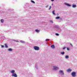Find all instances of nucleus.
<instances>
[{"label": "nucleus", "instance_id": "f257e3e1", "mask_svg": "<svg viewBox=\"0 0 77 77\" xmlns=\"http://www.w3.org/2000/svg\"><path fill=\"white\" fill-rule=\"evenodd\" d=\"M34 48L35 50H39V48L37 46L34 47Z\"/></svg>", "mask_w": 77, "mask_h": 77}, {"label": "nucleus", "instance_id": "f03ea898", "mask_svg": "<svg viewBox=\"0 0 77 77\" xmlns=\"http://www.w3.org/2000/svg\"><path fill=\"white\" fill-rule=\"evenodd\" d=\"M71 74L72 77H75L76 76V73L75 72H73Z\"/></svg>", "mask_w": 77, "mask_h": 77}, {"label": "nucleus", "instance_id": "7ed1b4c3", "mask_svg": "<svg viewBox=\"0 0 77 77\" xmlns=\"http://www.w3.org/2000/svg\"><path fill=\"white\" fill-rule=\"evenodd\" d=\"M53 69L54 70H57V69H59V67L56 66H53Z\"/></svg>", "mask_w": 77, "mask_h": 77}, {"label": "nucleus", "instance_id": "20e7f679", "mask_svg": "<svg viewBox=\"0 0 77 77\" xmlns=\"http://www.w3.org/2000/svg\"><path fill=\"white\" fill-rule=\"evenodd\" d=\"M12 76L13 77H17V75L15 73H13Z\"/></svg>", "mask_w": 77, "mask_h": 77}, {"label": "nucleus", "instance_id": "39448f33", "mask_svg": "<svg viewBox=\"0 0 77 77\" xmlns=\"http://www.w3.org/2000/svg\"><path fill=\"white\" fill-rule=\"evenodd\" d=\"M71 71H72V69H68L67 70V72H71Z\"/></svg>", "mask_w": 77, "mask_h": 77}, {"label": "nucleus", "instance_id": "423d86ee", "mask_svg": "<svg viewBox=\"0 0 77 77\" xmlns=\"http://www.w3.org/2000/svg\"><path fill=\"white\" fill-rule=\"evenodd\" d=\"M59 72H60V73H61V74H62L63 75L64 74V73H63V71L62 70H60Z\"/></svg>", "mask_w": 77, "mask_h": 77}, {"label": "nucleus", "instance_id": "0eeeda50", "mask_svg": "<svg viewBox=\"0 0 77 77\" xmlns=\"http://www.w3.org/2000/svg\"><path fill=\"white\" fill-rule=\"evenodd\" d=\"M65 5H66V6H69V7L71 6V5H69V4H67L66 3H65Z\"/></svg>", "mask_w": 77, "mask_h": 77}, {"label": "nucleus", "instance_id": "6e6552de", "mask_svg": "<svg viewBox=\"0 0 77 77\" xmlns=\"http://www.w3.org/2000/svg\"><path fill=\"white\" fill-rule=\"evenodd\" d=\"M51 47L52 48H54L55 47H54V45H52L51 46Z\"/></svg>", "mask_w": 77, "mask_h": 77}, {"label": "nucleus", "instance_id": "1a4fd4ad", "mask_svg": "<svg viewBox=\"0 0 77 77\" xmlns=\"http://www.w3.org/2000/svg\"><path fill=\"white\" fill-rule=\"evenodd\" d=\"M40 31H39V30H38V29L35 30V32H37L38 33H39Z\"/></svg>", "mask_w": 77, "mask_h": 77}, {"label": "nucleus", "instance_id": "9d476101", "mask_svg": "<svg viewBox=\"0 0 77 77\" xmlns=\"http://www.w3.org/2000/svg\"><path fill=\"white\" fill-rule=\"evenodd\" d=\"M65 57L66 59H68L69 58V56L68 55H66L65 56Z\"/></svg>", "mask_w": 77, "mask_h": 77}, {"label": "nucleus", "instance_id": "9b49d317", "mask_svg": "<svg viewBox=\"0 0 77 77\" xmlns=\"http://www.w3.org/2000/svg\"><path fill=\"white\" fill-rule=\"evenodd\" d=\"M72 7L73 8H76V5H72Z\"/></svg>", "mask_w": 77, "mask_h": 77}, {"label": "nucleus", "instance_id": "f8f14e48", "mask_svg": "<svg viewBox=\"0 0 77 77\" xmlns=\"http://www.w3.org/2000/svg\"><path fill=\"white\" fill-rule=\"evenodd\" d=\"M8 51H12V49L11 48H9L8 49Z\"/></svg>", "mask_w": 77, "mask_h": 77}, {"label": "nucleus", "instance_id": "ddd939ff", "mask_svg": "<svg viewBox=\"0 0 77 77\" xmlns=\"http://www.w3.org/2000/svg\"><path fill=\"white\" fill-rule=\"evenodd\" d=\"M14 72H15V70H12V71L11 72V73H12V74H14Z\"/></svg>", "mask_w": 77, "mask_h": 77}, {"label": "nucleus", "instance_id": "4468645a", "mask_svg": "<svg viewBox=\"0 0 77 77\" xmlns=\"http://www.w3.org/2000/svg\"><path fill=\"white\" fill-rule=\"evenodd\" d=\"M1 23H3L4 22V20H3V19H1Z\"/></svg>", "mask_w": 77, "mask_h": 77}, {"label": "nucleus", "instance_id": "2eb2a0df", "mask_svg": "<svg viewBox=\"0 0 77 77\" xmlns=\"http://www.w3.org/2000/svg\"><path fill=\"white\" fill-rule=\"evenodd\" d=\"M52 14H53V15H56V14H55V13H54V11H52Z\"/></svg>", "mask_w": 77, "mask_h": 77}, {"label": "nucleus", "instance_id": "dca6fc26", "mask_svg": "<svg viewBox=\"0 0 77 77\" xmlns=\"http://www.w3.org/2000/svg\"><path fill=\"white\" fill-rule=\"evenodd\" d=\"M61 54H65V52H61L60 53Z\"/></svg>", "mask_w": 77, "mask_h": 77}, {"label": "nucleus", "instance_id": "f3484780", "mask_svg": "<svg viewBox=\"0 0 77 77\" xmlns=\"http://www.w3.org/2000/svg\"><path fill=\"white\" fill-rule=\"evenodd\" d=\"M5 47L6 48H8V45H6V44H5Z\"/></svg>", "mask_w": 77, "mask_h": 77}, {"label": "nucleus", "instance_id": "a211bd4d", "mask_svg": "<svg viewBox=\"0 0 77 77\" xmlns=\"http://www.w3.org/2000/svg\"><path fill=\"white\" fill-rule=\"evenodd\" d=\"M31 2H32V3H35V2L31 0Z\"/></svg>", "mask_w": 77, "mask_h": 77}, {"label": "nucleus", "instance_id": "6ab92c4d", "mask_svg": "<svg viewBox=\"0 0 77 77\" xmlns=\"http://www.w3.org/2000/svg\"><path fill=\"white\" fill-rule=\"evenodd\" d=\"M59 18H60V17H56V19H59Z\"/></svg>", "mask_w": 77, "mask_h": 77}, {"label": "nucleus", "instance_id": "aec40b11", "mask_svg": "<svg viewBox=\"0 0 77 77\" xmlns=\"http://www.w3.org/2000/svg\"><path fill=\"white\" fill-rule=\"evenodd\" d=\"M56 35V36H59V34H57V33H56L55 34Z\"/></svg>", "mask_w": 77, "mask_h": 77}, {"label": "nucleus", "instance_id": "412c9836", "mask_svg": "<svg viewBox=\"0 0 77 77\" xmlns=\"http://www.w3.org/2000/svg\"><path fill=\"white\" fill-rule=\"evenodd\" d=\"M51 6H50V8L49 9V10H50V9H51Z\"/></svg>", "mask_w": 77, "mask_h": 77}, {"label": "nucleus", "instance_id": "4be33fe9", "mask_svg": "<svg viewBox=\"0 0 77 77\" xmlns=\"http://www.w3.org/2000/svg\"><path fill=\"white\" fill-rule=\"evenodd\" d=\"M21 42V43H24V41H20Z\"/></svg>", "mask_w": 77, "mask_h": 77}, {"label": "nucleus", "instance_id": "5701e85b", "mask_svg": "<svg viewBox=\"0 0 77 77\" xmlns=\"http://www.w3.org/2000/svg\"><path fill=\"white\" fill-rule=\"evenodd\" d=\"M1 47H2V48H3L4 47V45H1Z\"/></svg>", "mask_w": 77, "mask_h": 77}, {"label": "nucleus", "instance_id": "b1692460", "mask_svg": "<svg viewBox=\"0 0 77 77\" xmlns=\"http://www.w3.org/2000/svg\"><path fill=\"white\" fill-rule=\"evenodd\" d=\"M70 45L72 47L73 46H72V44L70 43Z\"/></svg>", "mask_w": 77, "mask_h": 77}, {"label": "nucleus", "instance_id": "393cba45", "mask_svg": "<svg viewBox=\"0 0 77 77\" xmlns=\"http://www.w3.org/2000/svg\"><path fill=\"white\" fill-rule=\"evenodd\" d=\"M49 39H46V41H49Z\"/></svg>", "mask_w": 77, "mask_h": 77}, {"label": "nucleus", "instance_id": "a878e982", "mask_svg": "<svg viewBox=\"0 0 77 77\" xmlns=\"http://www.w3.org/2000/svg\"><path fill=\"white\" fill-rule=\"evenodd\" d=\"M48 5H47L46 6V8H48Z\"/></svg>", "mask_w": 77, "mask_h": 77}, {"label": "nucleus", "instance_id": "bb28decb", "mask_svg": "<svg viewBox=\"0 0 77 77\" xmlns=\"http://www.w3.org/2000/svg\"><path fill=\"white\" fill-rule=\"evenodd\" d=\"M67 50H69V48H67Z\"/></svg>", "mask_w": 77, "mask_h": 77}, {"label": "nucleus", "instance_id": "cd10ccee", "mask_svg": "<svg viewBox=\"0 0 77 77\" xmlns=\"http://www.w3.org/2000/svg\"><path fill=\"white\" fill-rule=\"evenodd\" d=\"M64 49H65V47H64V48H63V50H64Z\"/></svg>", "mask_w": 77, "mask_h": 77}, {"label": "nucleus", "instance_id": "c85d7f7f", "mask_svg": "<svg viewBox=\"0 0 77 77\" xmlns=\"http://www.w3.org/2000/svg\"><path fill=\"white\" fill-rule=\"evenodd\" d=\"M51 2H53L54 1V0H51Z\"/></svg>", "mask_w": 77, "mask_h": 77}, {"label": "nucleus", "instance_id": "c756f323", "mask_svg": "<svg viewBox=\"0 0 77 77\" xmlns=\"http://www.w3.org/2000/svg\"><path fill=\"white\" fill-rule=\"evenodd\" d=\"M51 23H53V21H51Z\"/></svg>", "mask_w": 77, "mask_h": 77}, {"label": "nucleus", "instance_id": "7c9ffc66", "mask_svg": "<svg viewBox=\"0 0 77 77\" xmlns=\"http://www.w3.org/2000/svg\"><path fill=\"white\" fill-rule=\"evenodd\" d=\"M52 6H53V4H52Z\"/></svg>", "mask_w": 77, "mask_h": 77}]
</instances>
